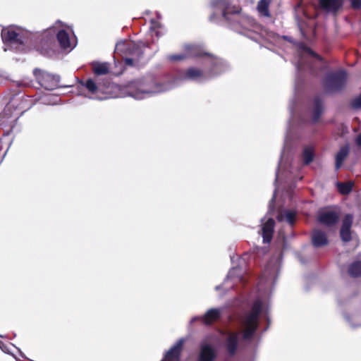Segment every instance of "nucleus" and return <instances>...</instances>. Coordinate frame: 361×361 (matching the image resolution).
Listing matches in <instances>:
<instances>
[{
    "instance_id": "nucleus-1",
    "label": "nucleus",
    "mask_w": 361,
    "mask_h": 361,
    "mask_svg": "<svg viewBox=\"0 0 361 361\" xmlns=\"http://www.w3.org/2000/svg\"><path fill=\"white\" fill-rule=\"evenodd\" d=\"M178 80L203 83L209 79L205 66L204 68L190 66L180 71L173 81L164 82L157 76L148 75L128 82L126 85L125 89L128 96L140 100L174 88Z\"/></svg>"
},
{
    "instance_id": "nucleus-2",
    "label": "nucleus",
    "mask_w": 361,
    "mask_h": 361,
    "mask_svg": "<svg viewBox=\"0 0 361 361\" xmlns=\"http://www.w3.org/2000/svg\"><path fill=\"white\" fill-rule=\"evenodd\" d=\"M210 6L213 10L209 17L211 21L222 16L232 30L248 38L257 39L261 26L253 18L240 12L239 8L231 6L229 0H211Z\"/></svg>"
},
{
    "instance_id": "nucleus-3",
    "label": "nucleus",
    "mask_w": 361,
    "mask_h": 361,
    "mask_svg": "<svg viewBox=\"0 0 361 361\" xmlns=\"http://www.w3.org/2000/svg\"><path fill=\"white\" fill-rule=\"evenodd\" d=\"M295 104V99H292L290 102L288 109L290 114V119L288 123V127L287 129L285 140H284V145L283 150L281 152V159L279 163L278 169L276 172V178H275V190L274 192V195L271 200L269 201V210L268 213H271L274 210V202H275V196L276 191L278 190V187L276 185V183L283 178V161L284 159H286V157L288 156L289 152L290 151V149L292 147V140L294 136V133L295 131V129L298 126L300 125V123H305L306 121L304 120L303 118L300 117V121L298 123H295L293 119H294V113H293V106Z\"/></svg>"
},
{
    "instance_id": "nucleus-4",
    "label": "nucleus",
    "mask_w": 361,
    "mask_h": 361,
    "mask_svg": "<svg viewBox=\"0 0 361 361\" xmlns=\"http://www.w3.org/2000/svg\"><path fill=\"white\" fill-rule=\"evenodd\" d=\"M259 318H264L269 320L268 310L264 306L260 299H257L251 308L250 312L246 313L240 320L243 328V338L245 340L251 338L259 325Z\"/></svg>"
},
{
    "instance_id": "nucleus-5",
    "label": "nucleus",
    "mask_w": 361,
    "mask_h": 361,
    "mask_svg": "<svg viewBox=\"0 0 361 361\" xmlns=\"http://www.w3.org/2000/svg\"><path fill=\"white\" fill-rule=\"evenodd\" d=\"M145 44L142 42L121 41L116 44L115 52L123 55L126 65L137 66L142 59Z\"/></svg>"
},
{
    "instance_id": "nucleus-6",
    "label": "nucleus",
    "mask_w": 361,
    "mask_h": 361,
    "mask_svg": "<svg viewBox=\"0 0 361 361\" xmlns=\"http://www.w3.org/2000/svg\"><path fill=\"white\" fill-rule=\"evenodd\" d=\"M281 267L279 257H274L266 265L258 283L259 291L269 292L274 286Z\"/></svg>"
},
{
    "instance_id": "nucleus-7",
    "label": "nucleus",
    "mask_w": 361,
    "mask_h": 361,
    "mask_svg": "<svg viewBox=\"0 0 361 361\" xmlns=\"http://www.w3.org/2000/svg\"><path fill=\"white\" fill-rule=\"evenodd\" d=\"M28 32L20 27L15 25L4 27L1 32V39L4 44V50L7 51L6 47L18 49L19 46L24 44L28 38Z\"/></svg>"
},
{
    "instance_id": "nucleus-8",
    "label": "nucleus",
    "mask_w": 361,
    "mask_h": 361,
    "mask_svg": "<svg viewBox=\"0 0 361 361\" xmlns=\"http://www.w3.org/2000/svg\"><path fill=\"white\" fill-rule=\"evenodd\" d=\"M69 32L73 34L70 27L64 25L61 20H56L52 27H50L44 32V34L51 36L56 34L61 49H73L76 45V39L75 36L73 39H71Z\"/></svg>"
},
{
    "instance_id": "nucleus-9",
    "label": "nucleus",
    "mask_w": 361,
    "mask_h": 361,
    "mask_svg": "<svg viewBox=\"0 0 361 361\" xmlns=\"http://www.w3.org/2000/svg\"><path fill=\"white\" fill-rule=\"evenodd\" d=\"M338 302L343 310V316L346 322L352 327L361 326V310L359 308V300L357 299H348L343 301L338 299Z\"/></svg>"
},
{
    "instance_id": "nucleus-10",
    "label": "nucleus",
    "mask_w": 361,
    "mask_h": 361,
    "mask_svg": "<svg viewBox=\"0 0 361 361\" xmlns=\"http://www.w3.org/2000/svg\"><path fill=\"white\" fill-rule=\"evenodd\" d=\"M202 64L206 67L209 80L221 75L229 69L226 61L209 54L202 59Z\"/></svg>"
},
{
    "instance_id": "nucleus-11",
    "label": "nucleus",
    "mask_w": 361,
    "mask_h": 361,
    "mask_svg": "<svg viewBox=\"0 0 361 361\" xmlns=\"http://www.w3.org/2000/svg\"><path fill=\"white\" fill-rule=\"evenodd\" d=\"M321 60L322 58L317 54L306 46L300 44L298 50V59L295 64L298 74L306 68L312 69L314 61H320Z\"/></svg>"
},
{
    "instance_id": "nucleus-12",
    "label": "nucleus",
    "mask_w": 361,
    "mask_h": 361,
    "mask_svg": "<svg viewBox=\"0 0 361 361\" xmlns=\"http://www.w3.org/2000/svg\"><path fill=\"white\" fill-rule=\"evenodd\" d=\"M347 73L341 70L331 72L326 75L324 87L328 92H334L341 90L345 85Z\"/></svg>"
},
{
    "instance_id": "nucleus-13",
    "label": "nucleus",
    "mask_w": 361,
    "mask_h": 361,
    "mask_svg": "<svg viewBox=\"0 0 361 361\" xmlns=\"http://www.w3.org/2000/svg\"><path fill=\"white\" fill-rule=\"evenodd\" d=\"M33 74L41 87L48 90H52L59 87L60 77L57 75H51L42 70L35 68Z\"/></svg>"
},
{
    "instance_id": "nucleus-14",
    "label": "nucleus",
    "mask_w": 361,
    "mask_h": 361,
    "mask_svg": "<svg viewBox=\"0 0 361 361\" xmlns=\"http://www.w3.org/2000/svg\"><path fill=\"white\" fill-rule=\"evenodd\" d=\"M295 17L298 28L303 37L306 36V27L311 26L312 16H309L303 8L302 2H299L295 7Z\"/></svg>"
},
{
    "instance_id": "nucleus-15",
    "label": "nucleus",
    "mask_w": 361,
    "mask_h": 361,
    "mask_svg": "<svg viewBox=\"0 0 361 361\" xmlns=\"http://www.w3.org/2000/svg\"><path fill=\"white\" fill-rule=\"evenodd\" d=\"M183 51L188 58H202L206 57L209 54L206 52L203 44L200 43H187L183 46Z\"/></svg>"
},
{
    "instance_id": "nucleus-16",
    "label": "nucleus",
    "mask_w": 361,
    "mask_h": 361,
    "mask_svg": "<svg viewBox=\"0 0 361 361\" xmlns=\"http://www.w3.org/2000/svg\"><path fill=\"white\" fill-rule=\"evenodd\" d=\"M244 274H245V272H244V271L241 268H240V267H233V268H232L229 271L226 278L225 279L224 284L219 285V286H216L215 287V289L216 290H218L222 288L224 285L226 283L228 282L229 281H231L233 285L236 283L237 282H240L242 283H245V278Z\"/></svg>"
},
{
    "instance_id": "nucleus-17",
    "label": "nucleus",
    "mask_w": 361,
    "mask_h": 361,
    "mask_svg": "<svg viewBox=\"0 0 361 361\" xmlns=\"http://www.w3.org/2000/svg\"><path fill=\"white\" fill-rule=\"evenodd\" d=\"M200 348V351L198 356V361H215L216 352L212 345L206 342H202Z\"/></svg>"
},
{
    "instance_id": "nucleus-18",
    "label": "nucleus",
    "mask_w": 361,
    "mask_h": 361,
    "mask_svg": "<svg viewBox=\"0 0 361 361\" xmlns=\"http://www.w3.org/2000/svg\"><path fill=\"white\" fill-rule=\"evenodd\" d=\"M264 221V218L261 219L262 228L260 231L263 238V243H269L273 237L275 221L272 218H269L265 222Z\"/></svg>"
},
{
    "instance_id": "nucleus-19",
    "label": "nucleus",
    "mask_w": 361,
    "mask_h": 361,
    "mask_svg": "<svg viewBox=\"0 0 361 361\" xmlns=\"http://www.w3.org/2000/svg\"><path fill=\"white\" fill-rule=\"evenodd\" d=\"M185 342L184 338H180L177 342L166 352L164 360L166 361H179L181 350Z\"/></svg>"
},
{
    "instance_id": "nucleus-20",
    "label": "nucleus",
    "mask_w": 361,
    "mask_h": 361,
    "mask_svg": "<svg viewBox=\"0 0 361 361\" xmlns=\"http://www.w3.org/2000/svg\"><path fill=\"white\" fill-rule=\"evenodd\" d=\"M353 216L352 214H346L342 221L340 230V235L343 241L349 242L351 240V227L353 224Z\"/></svg>"
},
{
    "instance_id": "nucleus-21",
    "label": "nucleus",
    "mask_w": 361,
    "mask_h": 361,
    "mask_svg": "<svg viewBox=\"0 0 361 361\" xmlns=\"http://www.w3.org/2000/svg\"><path fill=\"white\" fill-rule=\"evenodd\" d=\"M338 214L334 211H323L318 214V221L324 225H334L338 221Z\"/></svg>"
},
{
    "instance_id": "nucleus-22",
    "label": "nucleus",
    "mask_w": 361,
    "mask_h": 361,
    "mask_svg": "<svg viewBox=\"0 0 361 361\" xmlns=\"http://www.w3.org/2000/svg\"><path fill=\"white\" fill-rule=\"evenodd\" d=\"M239 336V332H230L227 336L226 348L231 356H233L236 353L238 346Z\"/></svg>"
},
{
    "instance_id": "nucleus-23",
    "label": "nucleus",
    "mask_w": 361,
    "mask_h": 361,
    "mask_svg": "<svg viewBox=\"0 0 361 361\" xmlns=\"http://www.w3.org/2000/svg\"><path fill=\"white\" fill-rule=\"evenodd\" d=\"M319 5L328 12H337L343 5V0H319Z\"/></svg>"
},
{
    "instance_id": "nucleus-24",
    "label": "nucleus",
    "mask_w": 361,
    "mask_h": 361,
    "mask_svg": "<svg viewBox=\"0 0 361 361\" xmlns=\"http://www.w3.org/2000/svg\"><path fill=\"white\" fill-rule=\"evenodd\" d=\"M223 312L222 308H212L202 316V321L207 325L212 324V322L218 319Z\"/></svg>"
},
{
    "instance_id": "nucleus-25",
    "label": "nucleus",
    "mask_w": 361,
    "mask_h": 361,
    "mask_svg": "<svg viewBox=\"0 0 361 361\" xmlns=\"http://www.w3.org/2000/svg\"><path fill=\"white\" fill-rule=\"evenodd\" d=\"M312 245L316 247L324 246L328 243V239L324 232L315 230L312 235Z\"/></svg>"
},
{
    "instance_id": "nucleus-26",
    "label": "nucleus",
    "mask_w": 361,
    "mask_h": 361,
    "mask_svg": "<svg viewBox=\"0 0 361 361\" xmlns=\"http://www.w3.org/2000/svg\"><path fill=\"white\" fill-rule=\"evenodd\" d=\"M313 111L311 121L315 123L318 121L322 113V101L319 96L314 97L313 101Z\"/></svg>"
},
{
    "instance_id": "nucleus-27",
    "label": "nucleus",
    "mask_w": 361,
    "mask_h": 361,
    "mask_svg": "<svg viewBox=\"0 0 361 361\" xmlns=\"http://www.w3.org/2000/svg\"><path fill=\"white\" fill-rule=\"evenodd\" d=\"M296 213L293 211L284 209L280 211L276 216L279 221H286L290 226H293L295 221Z\"/></svg>"
},
{
    "instance_id": "nucleus-28",
    "label": "nucleus",
    "mask_w": 361,
    "mask_h": 361,
    "mask_svg": "<svg viewBox=\"0 0 361 361\" xmlns=\"http://www.w3.org/2000/svg\"><path fill=\"white\" fill-rule=\"evenodd\" d=\"M315 157L314 147L311 145L304 147L301 154L302 161L304 165L310 164Z\"/></svg>"
},
{
    "instance_id": "nucleus-29",
    "label": "nucleus",
    "mask_w": 361,
    "mask_h": 361,
    "mask_svg": "<svg viewBox=\"0 0 361 361\" xmlns=\"http://www.w3.org/2000/svg\"><path fill=\"white\" fill-rule=\"evenodd\" d=\"M349 153V147L348 146L342 147L336 155V169L341 168L343 161L345 159Z\"/></svg>"
},
{
    "instance_id": "nucleus-30",
    "label": "nucleus",
    "mask_w": 361,
    "mask_h": 361,
    "mask_svg": "<svg viewBox=\"0 0 361 361\" xmlns=\"http://www.w3.org/2000/svg\"><path fill=\"white\" fill-rule=\"evenodd\" d=\"M92 68L94 73L97 75H102L108 73L109 64L107 63L92 62Z\"/></svg>"
},
{
    "instance_id": "nucleus-31",
    "label": "nucleus",
    "mask_w": 361,
    "mask_h": 361,
    "mask_svg": "<svg viewBox=\"0 0 361 361\" xmlns=\"http://www.w3.org/2000/svg\"><path fill=\"white\" fill-rule=\"evenodd\" d=\"M348 273L353 277L361 276V261H357L351 264L348 268Z\"/></svg>"
},
{
    "instance_id": "nucleus-32",
    "label": "nucleus",
    "mask_w": 361,
    "mask_h": 361,
    "mask_svg": "<svg viewBox=\"0 0 361 361\" xmlns=\"http://www.w3.org/2000/svg\"><path fill=\"white\" fill-rule=\"evenodd\" d=\"M269 0H260L257 4L258 11L264 16H269Z\"/></svg>"
},
{
    "instance_id": "nucleus-33",
    "label": "nucleus",
    "mask_w": 361,
    "mask_h": 361,
    "mask_svg": "<svg viewBox=\"0 0 361 361\" xmlns=\"http://www.w3.org/2000/svg\"><path fill=\"white\" fill-rule=\"evenodd\" d=\"M337 188L339 192L343 195L350 193L353 189V184L350 183H337Z\"/></svg>"
},
{
    "instance_id": "nucleus-34",
    "label": "nucleus",
    "mask_w": 361,
    "mask_h": 361,
    "mask_svg": "<svg viewBox=\"0 0 361 361\" xmlns=\"http://www.w3.org/2000/svg\"><path fill=\"white\" fill-rule=\"evenodd\" d=\"M188 59L187 55L185 54V51L183 53L175 54H169L166 56V59L170 62H177L183 61Z\"/></svg>"
},
{
    "instance_id": "nucleus-35",
    "label": "nucleus",
    "mask_w": 361,
    "mask_h": 361,
    "mask_svg": "<svg viewBox=\"0 0 361 361\" xmlns=\"http://www.w3.org/2000/svg\"><path fill=\"white\" fill-rule=\"evenodd\" d=\"M82 85L92 94L96 93L97 91V86L92 79H88L85 82L82 83Z\"/></svg>"
},
{
    "instance_id": "nucleus-36",
    "label": "nucleus",
    "mask_w": 361,
    "mask_h": 361,
    "mask_svg": "<svg viewBox=\"0 0 361 361\" xmlns=\"http://www.w3.org/2000/svg\"><path fill=\"white\" fill-rule=\"evenodd\" d=\"M13 107V102H10L6 106L4 110V116L9 118L11 117V110Z\"/></svg>"
},
{
    "instance_id": "nucleus-37",
    "label": "nucleus",
    "mask_w": 361,
    "mask_h": 361,
    "mask_svg": "<svg viewBox=\"0 0 361 361\" xmlns=\"http://www.w3.org/2000/svg\"><path fill=\"white\" fill-rule=\"evenodd\" d=\"M351 106L354 109L361 108V95L354 99L351 102Z\"/></svg>"
},
{
    "instance_id": "nucleus-38",
    "label": "nucleus",
    "mask_w": 361,
    "mask_h": 361,
    "mask_svg": "<svg viewBox=\"0 0 361 361\" xmlns=\"http://www.w3.org/2000/svg\"><path fill=\"white\" fill-rule=\"evenodd\" d=\"M351 6L354 9H359L361 8V0H350Z\"/></svg>"
},
{
    "instance_id": "nucleus-39",
    "label": "nucleus",
    "mask_w": 361,
    "mask_h": 361,
    "mask_svg": "<svg viewBox=\"0 0 361 361\" xmlns=\"http://www.w3.org/2000/svg\"><path fill=\"white\" fill-rule=\"evenodd\" d=\"M43 102L49 105H54L57 104V101L56 99H49V97L44 98Z\"/></svg>"
},
{
    "instance_id": "nucleus-40",
    "label": "nucleus",
    "mask_w": 361,
    "mask_h": 361,
    "mask_svg": "<svg viewBox=\"0 0 361 361\" xmlns=\"http://www.w3.org/2000/svg\"><path fill=\"white\" fill-rule=\"evenodd\" d=\"M0 348L2 350V351L9 353V350H8V348L1 341H0Z\"/></svg>"
},
{
    "instance_id": "nucleus-41",
    "label": "nucleus",
    "mask_w": 361,
    "mask_h": 361,
    "mask_svg": "<svg viewBox=\"0 0 361 361\" xmlns=\"http://www.w3.org/2000/svg\"><path fill=\"white\" fill-rule=\"evenodd\" d=\"M198 320H202V317H200V316H196V317H194L191 319V321L190 322L191 323H193L196 321H198Z\"/></svg>"
},
{
    "instance_id": "nucleus-42",
    "label": "nucleus",
    "mask_w": 361,
    "mask_h": 361,
    "mask_svg": "<svg viewBox=\"0 0 361 361\" xmlns=\"http://www.w3.org/2000/svg\"><path fill=\"white\" fill-rule=\"evenodd\" d=\"M357 145L361 147V133L357 136L356 139Z\"/></svg>"
},
{
    "instance_id": "nucleus-43",
    "label": "nucleus",
    "mask_w": 361,
    "mask_h": 361,
    "mask_svg": "<svg viewBox=\"0 0 361 361\" xmlns=\"http://www.w3.org/2000/svg\"><path fill=\"white\" fill-rule=\"evenodd\" d=\"M4 77H5L4 73L0 70V78H4Z\"/></svg>"
},
{
    "instance_id": "nucleus-44",
    "label": "nucleus",
    "mask_w": 361,
    "mask_h": 361,
    "mask_svg": "<svg viewBox=\"0 0 361 361\" xmlns=\"http://www.w3.org/2000/svg\"><path fill=\"white\" fill-rule=\"evenodd\" d=\"M152 25H153V27H156V26L158 25V23H157L154 22V21H152Z\"/></svg>"
},
{
    "instance_id": "nucleus-45",
    "label": "nucleus",
    "mask_w": 361,
    "mask_h": 361,
    "mask_svg": "<svg viewBox=\"0 0 361 361\" xmlns=\"http://www.w3.org/2000/svg\"><path fill=\"white\" fill-rule=\"evenodd\" d=\"M18 118H19V116H16V117H15V118H14V120H13V122H14V123H16V122H17V121H18Z\"/></svg>"
},
{
    "instance_id": "nucleus-46",
    "label": "nucleus",
    "mask_w": 361,
    "mask_h": 361,
    "mask_svg": "<svg viewBox=\"0 0 361 361\" xmlns=\"http://www.w3.org/2000/svg\"><path fill=\"white\" fill-rule=\"evenodd\" d=\"M11 130H12V129L13 128V124L11 126Z\"/></svg>"
},
{
    "instance_id": "nucleus-47",
    "label": "nucleus",
    "mask_w": 361,
    "mask_h": 361,
    "mask_svg": "<svg viewBox=\"0 0 361 361\" xmlns=\"http://www.w3.org/2000/svg\"><path fill=\"white\" fill-rule=\"evenodd\" d=\"M90 99H97L96 97H90Z\"/></svg>"
},
{
    "instance_id": "nucleus-48",
    "label": "nucleus",
    "mask_w": 361,
    "mask_h": 361,
    "mask_svg": "<svg viewBox=\"0 0 361 361\" xmlns=\"http://www.w3.org/2000/svg\"><path fill=\"white\" fill-rule=\"evenodd\" d=\"M23 85H28V83L25 82Z\"/></svg>"
}]
</instances>
